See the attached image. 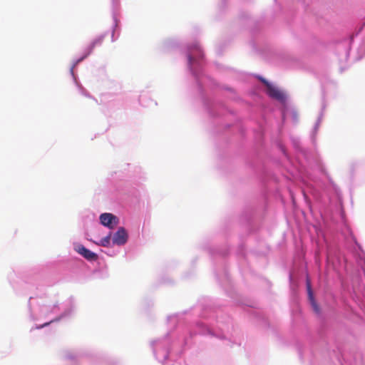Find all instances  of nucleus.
Returning a JSON list of instances; mask_svg holds the SVG:
<instances>
[{"label": "nucleus", "mask_w": 365, "mask_h": 365, "mask_svg": "<svg viewBox=\"0 0 365 365\" xmlns=\"http://www.w3.org/2000/svg\"><path fill=\"white\" fill-rule=\"evenodd\" d=\"M261 81L267 87V93L271 98L279 101H284L285 100L284 94L277 87L264 78H261Z\"/></svg>", "instance_id": "nucleus-1"}, {"label": "nucleus", "mask_w": 365, "mask_h": 365, "mask_svg": "<svg viewBox=\"0 0 365 365\" xmlns=\"http://www.w3.org/2000/svg\"><path fill=\"white\" fill-rule=\"evenodd\" d=\"M75 250L78 254H80L84 258H86V259H88L89 261H94V260H96L98 259V255L96 253L91 252L89 250H88L87 248H86L82 245H76L75 246Z\"/></svg>", "instance_id": "nucleus-2"}, {"label": "nucleus", "mask_w": 365, "mask_h": 365, "mask_svg": "<svg viewBox=\"0 0 365 365\" xmlns=\"http://www.w3.org/2000/svg\"><path fill=\"white\" fill-rule=\"evenodd\" d=\"M128 240V234L123 227H120L113 237V244L124 245Z\"/></svg>", "instance_id": "nucleus-3"}, {"label": "nucleus", "mask_w": 365, "mask_h": 365, "mask_svg": "<svg viewBox=\"0 0 365 365\" xmlns=\"http://www.w3.org/2000/svg\"><path fill=\"white\" fill-rule=\"evenodd\" d=\"M100 220L102 225L109 228H113V225L118 224V218L111 213H103L100 216Z\"/></svg>", "instance_id": "nucleus-4"}, {"label": "nucleus", "mask_w": 365, "mask_h": 365, "mask_svg": "<svg viewBox=\"0 0 365 365\" xmlns=\"http://www.w3.org/2000/svg\"><path fill=\"white\" fill-rule=\"evenodd\" d=\"M307 289L309 299L312 306V308L316 313H319V307H318L316 301L314 299L312 287H311V282H310V280L309 278L307 279Z\"/></svg>", "instance_id": "nucleus-5"}, {"label": "nucleus", "mask_w": 365, "mask_h": 365, "mask_svg": "<svg viewBox=\"0 0 365 365\" xmlns=\"http://www.w3.org/2000/svg\"><path fill=\"white\" fill-rule=\"evenodd\" d=\"M110 242V234L108 236L102 238L101 241L97 243L98 245L103 246V247H108Z\"/></svg>", "instance_id": "nucleus-6"}, {"label": "nucleus", "mask_w": 365, "mask_h": 365, "mask_svg": "<svg viewBox=\"0 0 365 365\" xmlns=\"http://www.w3.org/2000/svg\"><path fill=\"white\" fill-rule=\"evenodd\" d=\"M102 41H103V37H99V38H98L95 39V40L92 42V43H91V50H92V49L96 46V45H97V44H101V43H102Z\"/></svg>", "instance_id": "nucleus-7"}, {"label": "nucleus", "mask_w": 365, "mask_h": 365, "mask_svg": "<svg viewBox=\"0 0 365 365\" xmlns=\"http://www.w3.org/2000/svg\"><path fill=\"white\" fill-rule=\"evenodd\" d=\"M189 60H190V61H192V57L191 56H189Z\"/></svg>", "instance_id": "nucleus-8"}]
</instances>
